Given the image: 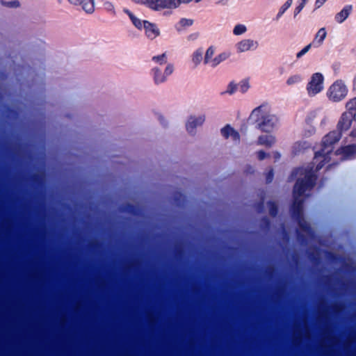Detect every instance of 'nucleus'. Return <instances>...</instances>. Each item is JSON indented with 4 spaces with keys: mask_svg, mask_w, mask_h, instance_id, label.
I'll use <instances>...</instances> for the list:
<instances>
[{
    "mask_svg": "<svg viewBox=\"0 0 356 356\" xmlns=\"http://www.w3.org/2000/svg\"><path fill=\"white\" fill-rule=\"evenodd\" d=\"M310 147V144L305 140H301L296 142L293 147V151L295 154H299L302 150L307 149Z\"/></svg>",
    "mask_w": 356,
    "mask_h": 356,
    "instance_id": "obj_18",
    "label": "nucleus"
},
{
    "mask_svg": "<svg viewBox=\"0 0 356 356\" xmlns=\"http://www.w3.org/2000/svg\"><path fill=\"white\" fill-rule=\"evenodd\" d=\"M135 210H136V208L133 205L128 204L124 207V211H125L128 213H130L136 214V212Z\"/></svg>",
    "mask_w": 356,
    "mask_h": 356,
    "instance_id": "obj_33",
    "label": "nucleus"
},
{
    "mask_svg": "<svg viewBox=\"0 0 356 356\" xmlns=\"http://www.w3.org/2000/svg\"><path fill=\"white\" fill-rule=\"evenodd\" d=\"M259 47L257 41L252 39H243L235 44L237 53H243L248 51H254Z\"/></svg>",
    "mask_w": 356,
    "mask_h": 356,
    "instance_id": "obj_9",
    "label": "nucleus"
},
{
    "mask_svg": "<svg viewBox=\"0 0 356 356\" xmlns=\"http://www.w3.org/2000/svg\"><path fill=\"white\" fill-rule=\"evenodd\" d=\"M280 156H281V155L279 152H276L274 153V158L275 160L280 159Z\"/></svg>",
    "mask_w": 356,
    "mask_h": 356,
    "instance_id": "obj_44",
    "label": "nucleus"
},
{
    "mask_svg": "<svg viewBox=\"0 0 356 356\" xmlns=\"http://www.w3.org/2000/svg\"><path fill=\"white\" fill-rule=\"evenodd\" d=\"M238 90V85L234 81H231L227 87V90L224 93L228 94L229 95H234Z\"/></svg>",
    "mask_w": 356,
    "mask_h": 356,
    "instance_id": "obj_27",
    "label": "nucleus"
},
{
    "mask_svg": "<svg viewBox=\"0 0 356 356\" xmlns=\"http://www.w3.org/2000/svg\"><path fill=\"white\" fill-rule=\"evenodd\" d=\"M193 21L192 19L182 18L180 19V21L179 22V25H180L182 27L191 26L193 24Z\"/></svg>",
    "mask_w": 356,
    "mask_h": 356,
    "instance_id": "obj_30",
    "label": "nucleus"
},
{
    "mask_svg": "<svg viewBox=\"0 0 356 356\" xmlns=\"http://www.w3.org/2000/svg\"><path fill=\"white\" fill-rule=\"evenodd\" d=\"M90 343H92V337H90Z\"/></svg>",
    "mask_w": 356,
    "mask_h": 356,
    "instance_id": "obj_57",
    "label": "nucleus"
},
{
    "mask_svg": "<svg viewBox=\"0 0 356 356\" xmlns=\"http://www.w3.org/2000/svg\"><path fill=\"white\" fill-rule=\"evenodd\" d=\"M292 0H287L280 8L276 15V20H278L292 4Z\"/></svg>",
    "mask_w": 356,
    "mask_h": 356,
    "instance_id": "obj_22",
    "label": "nucleus"
},
{
    "mask_svg": "<svg viewBox=\"0 0 356 356\" xmlns=\"http://www.w3.org/2000/svg\"><path fill=\"white\" fill-rule=\"evenodd\" d=\"M220 134L225 139L231 137L232 140L236 143H238L240 141L239 133L229 124H227L222 127L220 129Z\"/></svg>",
    "mask_w": 356,
    "mask_h": 356,
    "instance_id": "obj_10",
    "label": "nucleus"
},
{
    "mask_svg": "<svg viewBox=\"0 0 356 356\" xmlns=\"http://www.w3.org/2000/svg\"><path fill=\"white\" fill-rule=\"evenodd\" d=\"M90 267H93L92 265V261L90 260Z\"/></svg>",
    "mask_w": 356,
    "mask_h": 356,
    "instance_id": "obj_54",
    "label": "nucleus"
},
{
    "mask_svg": "<svg viewBox=\"0 0 356 356\" xmlns=\"http://www.w3.org/2000/svg\"><path fill=\"white\" fill-rule=\"evenodd\" d=\"M174 67L172 64H168L163 72L158 67L151 70V75L156 85H159L167 81L168 77L172 74Z\"/></svg>",
    "mask_w": 356,
    "mask_h": 356,
    "instance_id": "obj_6",
    "label": "nucleus"
},
{
    "mask_svg": "<svg viewBox=\"0 0 356 356\" xmlns=\"http://www.w3.org/2000/svg\"><path fill=\"white\" fill-rule=\"evenodd\" d=\"M305 6V5H304L301 3H299V5L295 8L294 17H296L301 12V10L303 9Z\"/></svg>",
    "mask_w": 356,
    "mask_h": 356,
    "instance_id": "obj_36",
    "label": "nucleus"
},
{
    "mask_svg": "<svg viewBox=\"0 0 356 356\" xmlns=\"http://www.w3.org/2000/svg\"><path fill=\"white\" fill-rule=\"evenodd\" d=\"M203 58V49L202 48H199L196 49L192 54L191 59L194 65L197 66Z\"/></svg>",
    "mask_w": 356,
    "mask_h": 356,
    "instance_id": "obj_19",
    "label": "nucleus"
},
{
    "mask_svg": "<svg viewBox=\"0 0 356 356\" xmlns=\"http://www.w3.org/2000/svg\"><path fill=\"white\" fill-rule=\"evenodd\" d=\"M352 10L353 6L351 5L345 6L340 12L335 15V21L339 24L343 23L348 17Z\"/></svg>",
    "mask_w": 356,
    "mask_h": 356,
    "instance_id": "obj_13",
    "label": "nucleus"
},
{
    "mask_svg": "<svg viewBox=\"0 0 356 356\" xmlns=\"http://www.w3.org/2000/svg\"><path fill=\"white\" fill-rule=\"evenodd\" d=\"M330 309L337 313V312H339V311L341 310L342 309V306L340 305V304H334V305H332L330 307Z\"/></svg>",
    "mask_w": 356,
    "mask_h": 356,
    "instance_id": "obj_35",
    "label": "nucleus"
},
{
    "mask_svg": "<svg viewBox=\"0 0 356 356\" xmlns=\"http://www.w3.org/2000/svg\"><path fill=\"white\" fill-rule=\"evenodd\" d=\"M149 8L154 10L163 8H175L178 7L177 0H147L145 3Z\"/></svg>",
    "mask_w": 356,
    "mask_h": 356,
    "instance_id": "obj_7",
    "label": "nucleus"
},
{
    "mask_svg": "<svg viewBox=\"0 0 356 356\" xmlns=\"http://www.w3.org/2000/svg\"><path fill=\"white\" fill-rule=\"evenodd\" d=\"M312 46V44L311 43L305 46L302 50H300L299 52L296 54V58L300 59V58H302L305 54H306L309 51Z\"/></svg>",
    "mask_w": 356,
    "mask_h": 356,
    "instance_id": "obj_29",
    "label": "nucleus"
},
{
    "mask_svg": "<svg viewBox=\"0 0 356 356\" xmlns=\"http://www.w3.org/2000/svg\"><path fill=\"white\" fill-rule=\"evenodd\" d=\"M143 28L145 31L147 37L150 40L156 38L160 33L159 29L155 24L150 23L146 20L143 21Z\"/></svg>",
    "mask_w": 356,
    "mask_h": 356,
    "instance_id": "obj_12",
    "label": "nucleus"
},
{
    "mask_svg": "<svg viewBox=\"0 0 356 356\" xmlns=\"http://www.w3.org/2000/svg\"><path fill=\"white\" fill-rule=\"evenodd\" d=\"M346 108L348 111L341 115L337 124V130L330 131L325 136L321 149L315 152L313 162L316 163L317 170H320L330 161L334 145L341 137V132L350 127L353 120L356 121V97L346 104Z\"/></svg>",
    "mask_w": 356,
    "mask_h": 356,
    "instance_id": "obj_1",
    "label": "nucleus"
},
{
    "mask_svg": "<svg viewBox=\"0 0 356 356\" xmlns=\"http://www.w3.org/2000/svg\"><path fill=\"white\" fill-rule=\"evenodd\" d=\"M314 131H315L314 128L310 127L309 129L308 130V132H309L308 136L313 134L314 133Z\"/></svg>",
    "mask_w": 356,
    "mask_h": 356,
    "instance_id": "obj_45",
    "label": "nucleus"
},
{
    "mask_svg": "<svg viewBox=\"0 0 356 356\" xmlns=\"http://www.w3.org/2000/svg\"><path fill=\"white\" fill-rule=\"evenodd\" d=\"M299 1H300V3L305 5L308 0H299Z\"/></svg>",
    "mask_w": 356,
    "mask_h": 356,
    "instance_id": "obj_46",
    "label": "nucleus"
},
{
    "mask_svg": "<svg viewBox=\"0 0 356 356\" xmlns=\"http://www.w3.org/2000/svg\"><path fill=\"white\" fill-rule=\"evenodd\" d=\"M356 154V145H350L339 148L334 153L336 155L341 156L342 160L351 159Z\"/></svg>",
    "mask_w": 356,
    "mask_h": 356,
    "instance_id": "obj_11",
    "label": "nucleus"
},
{
    "mask_svg": "<svg viewBox=\"0 0 356 356\" xmlns=\"http://www.w3.org/2000/svg\"><path fill=\"white\" fill-rule=\"evenodd\" d=\"M263 205H264V200H262L261 201V202L259 203V207H263Z\"/></svg>",
    "mask_w": 356,
    "mask_h": 356,
    "instance_id": "obj_50",
    "label": "nucleus"
},
{
    "mask_svg": "<svg viewBox=\"0 0 356 356\" xmlns=\"http://www.w3.org/2000/svg\"><path fill=\"white\" fill-rule=\"evenodd\" d=\"M231 56V54L229 52H222L218 54L217 56H216L213 59L211 60V66L213 67H216L218 65H219L222 61L226 60L227 58H229Z\"/></svg>",
    "mask_w": 356,
    "mask_h": 356,
    "instance_id": "obj_17",
    "label": "nucleus"
},
{
    "mask_svg": "<svg viewBox=\"0 0 356 356\" xmlns=\"http://www.w3.org/2000/svg\"><path fill=\"white\" fill-rule=\"evenodd\" d=\"M273 177H274L273 170L270 169L268 171V172L266 174V183H268V184L270 183L273 179Z\"/></svg>",
    "mask_w": 356,
    "mask_h": 356,
    "instance_id": "obj_34",
    "label": "nucleus"
},
{
    "mask_svg": "<svg viewBox=\"0 0 356 356\" xmlns=\"http://www.w3.org/2000/svg\"><path fill=\"white\" fill-rule=\"evenodd\" d=\"M176 29H177V30L178 31H181L180 28H179L178 26H176Z\"/></svg>",
    "mask_w": 356,
    "mask_h": 356,
    "instance_id": "obj_51",
    "label": "nucleus"
},
{
    "mask_svg": "<svg viewBox=\"0 0 356 356\" xmlns=\"http://www.w3.org/2000/svg\"><path fill=\"white\" fill-rule=\"evenodd\" d=\"M249 120L262 132L271 133L279 127L278 117L272 113L270 106L265 103L254 108Z\"/></svg>",
    "mask_w": 356,
    "mask_h": 356,
    "instance_id": "obj_3",
    "label": "nucleus"
},
{
    "mask_svg": "<svg viewBox=\"0 0 356 356\" xmlns=\"http://www.w3.org/2000/svg\"><path fill=\"white\" fill-rule=\"evenodd\" d=\"M92 241L90 240V248H92Z\"/></svg>",
    "mask_w": 356,
    "mask_h": 356,
    "instance_id": "obj_53",
    "label": "nucleus"
},
{
    "mask_svg": "<svg viewBox=\"0 0 356 356\" xmlns=\"http://www.w3.org/2000/svg\"><path fill=\"white\" fill-rule=\"evenodd\" d=\"M122 11H123V13H124L125 14H127L128 15L131 22H132V24H134V26L136 28H137L138 29H140V30L143 29V21H142L141 19H140L137 17H136L134 15V13L127 8H124L122 9Z\"/></svg>",
    "mask_w": 356,
    "mask_h": 356,
    "instance_id": "obj_15",
    "label": "nucleus"
},
{
    "mask_svg": "<svg viewBox=\"0 0 356 356\" xmlns=\"http://www.w3.org/2000/svg\"><path fill=\"white\" fill-rule=\"evenodd\" d=\"M303 80V77L300 74H295L291 75L287 80L286 81V83L287 86H293L296 84H298L301 83Z\"/></svg>",
    "mask_w": 356,
    "mask_h": 356,
    "instance_id": "obj_21",
    "label": "nucleus"
},
{
    "mask_svg": "<svg viewBox=\"0 0 356 356\" xmlns=\"http://www.w3.org/2000/svg\"><path fill=\"white\" fill-rule=\"evenodd\" d=\"M327 33L325 28L320 29L318 32L316 33L314 40H313V42L312 43V45L314 47H319L321 46L325 38H326Z\"/></svg>",
    "mask_w": 356,
    "mask_h": 356,
    "instance_id": "obj_16",
    "label": "nucleus"
},
{
    "mask_svg": "<svg viewBox=\"0 0 356 356\" xmlns=\"http://www.w3.org/2000/svg\"><path fill=\"white\" fill-rule=\"evenodd\" d=\"M90 306L92 305V303H91V302L90 303Z\"/></svg>",
    "mask_w": 356,
    "mask_h": 356,
    "instance_id": "obj_59",
    "label": "nucleus"
},
{
    "mask_svg": "<svg viewBox=\"0 0 356 356\" xmlns=\"http://www.w3.org/2000/svg\"><path fill=\"white\" fill-rule=\"evenodd\" d=\"M247 31V27L245 25L242 24H236L233 29V34L234 35H241L244 34Z\"/></svg>",
    "mask_w": 356,
    "mask_h": 356,
    "instance_id": "obj_24",
    "label": "nucleus"
},
{
    "mask_svg": "<svg viewBox=\"0 0 356 356\" xmlns=\"http://www.w3.org/2000/svg\"><path fill=\"white\" fill-rule=\"evenodd\" d=\"M297 222L299 227L305 232L308 234L312 233V228L309 224L305 220L304 216L300 217L299 219H294Z\"/></svg>",
    "mask_w": 356,
    "mask_h": 356,
    "instance_id": "obj_20",
    "label": "nucleus"
},
{
    "mask_svg": "<svg viewBox=\"0 0 356 356\" xmlns=\"http://www.w3.org/2000/svg\"><path fill=\"white\" fill-rule=\"evenodd\" d=\"M90 343H92V337H90Z\"/></svg>",
    "mask_w": 356,
    "mask_h": 356,
    "instance_id": "obj_58",
    "label": "nucleus"
},
{
    "mask_svg": "<svg viewBox=\"0 0 356 356\" xmlns=\"http://www.w3.org/2000/svg\"><path fill=\"white\" fill-rule=\"evenodd\" d=\"M178 1V6L180 5L181 3H187L191 1L192 0H177Z\"/></svg>",
    "mask_w": 356,
    "mask_h": 356,
    "instance_id": "obj_43",
    "label": "nucleus"
},
{
    "mask_svg": "<svg viewBox=\"0 0 356 356\" xmlns=\"http://www.w3.org/2000/svg\"><path fill=\"white\" fill-rule=\"evenodd\" d=\"M318 171L316 163L312 162L307 168H298L291 172L289 180L292 181L297 178L293 190V202L290 209L291 216L293 220L303 216L304 201L301 197L306 191H310L314 187Z\"/></svg>",
    "mask_w": 356,
    "mask_h": 356,
    "instance_id": "obj_2",
    "label": "nucleus"
},
{
    "mask_svg": "<svg viewBox=\"0 0 356 356\" xmlns=\"http://www.w3.org/2000/svg\"><path fill=\"white\" fill-rule=\"evenodd\" d=\"M201 1H202V0H195V2H196V3H198V2Z\"/></svg>",
    "mask_w": 356,
    "mask_h": 356,
    "instance_id": "obj_55",
    "label": "nucleus"
},
{
    "mask_svg": "<svg viewBox=\"0 0 356 356\" xmlns=\"http://www.w3.org/2000/svg\"><path fill=\"white\" fill-rule=\"evenodd\" d=\"M152 60L156 63L163 65L167 63V54L166 53H163L159 56H154L152 57Z\"/></svg>",
    "mask_w": 356,
    "mask_h": 356,
    "instance_id": "obj_26",
    "label": "nucleus"
},
{
    "mask_svg": "<svg viewBox=\"0 0 356 356\" xmlns=\"http://www.w3.org/2000/svg\"><path fill=\"white\" fill-rule=\"evenodd\" d=\"M311 117H313V118H314V117H315V112H314V113H310L309 118H310Z\"/></svg>",
    "mask_w": 356,
    "mask_h": 356,
    "instance_id": "obj_47",
    "label": "nucleus"
},
{
    "mask_svg": "<svg viewBox=\"0 0 356 356\" xmlns=\"http://www.w3.org/2000/svg\"><path fill=\"white\" fill-rule=\"evenodd\" d=\"M146 317L149 325H152L154 323V318L152 315L147 314Z\"/></svg>",
    "mask_w": 356,
    "mask_h": 356,
    "instance_id": "obj_39",
    "label": "nucleus"
},
{
    "mask_svg": "<svg viewBox=\"0 0 356 356\" xmlns=\"http://www.w3.org/2000/svg\"><path fill=\"white\" fill-rule=\"evenodd\" d=\"M267 206L268 208V211H269L270 216H271L272 217H275L277 216V211H278L277 206L275 204V202L269 201L267 203Z\"/></svg>",
    "mask_w": 356,
    "mask_h": 356,
    "instance_id": "obj_25",
    "label": "nucleus"
},
{
    "mask_svg": "<svg viewBox=\"0 0 356 356\" xmlns=\"http://www.w3.org/2000/svg\"><path fill=\"white\" fill-rule=\"evenodd\" d=\"M105 9L108 11H111L115 14V10L113 5L110 2H106L104 3Z\"/></svg>",
    "mask_w": 356,
    "mask_h": 356,
    "instance_id": "obj_37",
    "label": "nucleus"
},
{
    "mask_svg": "<svg viewBox=\"0 0 356 356\" xmlns=\"http://www.w3.org/2000/svg\"><path fill=\"white\" fill-rule=\"evenodd\" d=\"M262 222L265 225V226L268 228L270 226V220L267 217H264L261 220Z\"/></svg>",
    "mask_w": 356,
    "mask_h": 356,
    "instance_id": "obj_41",
    "label": "nucleus"
},
{
    "mask_svg": "<svg viewBox=\"0 0 356 356\" xmlns=\"http://www.w3.org/2000/svg\"><path fill=\"white\" fill-rule=\"evenodd\" d=\"M348 93V88L342 81H337L332 83L327 92L330 100L338 102L343 99Z\"/></svg>",
    "mask_w": 356,
    "mask_h": 356,
    "instance_id": "obj_4",
    "label": "nucleus"
},
{
    "mask_svg": "<svg viewBox=\"0 0 356 356\" xmlns=\"http://www.w3.org/2000/svg\"><path fill=\"white\" fill-rule=\"evenodd\" d=\"M267 156L268 154L264 151L260 150L257 152V157L260 161L264 160Z\"/></svg>",
    "mask_w": 356,
    "mask_h": 356,
    "instance_id": "obj_38",
    "label": "nucleus"
},
{
    "mask_svg": "<svg viewBox=\"0 0 356 356\" xmlns=\"http://www.w3.org/2000/svg\"><path fill=\"white\" fill-rule=\"evenodd\" d=\"M72 3L75 5H82L83 9L88 13L87 3H84V0H69Z\"/></svg>",
    "mask_w": 356,
    "mask_h": 356,
    "instance_id": "obj_31",
    "label": "nucleus"
},
{
    "mask_svg": "<svg viewBox=\"0 0 356 356\" xmlns=\"http://www.w3.org/2000/svg\"><path fill=\"white\" fill-rule=\"evenodd\" d=\"M90 352L92 351V349H91V348L90 349Z\"/></svg>",
    "mask_w": 356,
    "mask_h": 356,
    "instance_id": "obj_60",
    "label": "nucleus"
},
{
    "mask_svg": "<svg viewBox=\"0 0 356 356\" xmlns=\"http://www.w3.org/2000/svg\"><path fill=\"white\" fill-rule=\"evenodd\" d=\"M90 343H92V337H90Z\"/></svg>",
    "mask_w": 356,
    "mask_h": 356,
    "instance_id": "obj_56",
    "label": "nucleus"
},
{
    "mask_svg": "<svg viewBox=\"0 0 356 356\" xmlns=\"http://www.w3.org/2000/svg\"><path fill=\"white\" fill-rule=\"evenodd\" d=\"M215 52V49L213 47H209L205 54L204 62L205 64H207L209 63H211V60H212L211 58L213 56Z\"/></svg>",
    "mask_w": 356,
    "mask_h": 356,
    "instance_id": "obj_28",
    "label": "nucleus"
},
{
    "mask_svg": "<svg viewBox=\"0 0 356 356\" xmlns=\"http://www.w3.org/2000/svg\"><path fill=\"white\" fill-rule=\"evenodd\" d=\"M324 77L321 73L316 72L312 74L307 85V91L310 97L315 96L323 89Z\"/></svg>",
    "mask_w": 356,
    "mask_h": 356,
    "instance_id": "obj_5",
    "label": "nucleus"
},
{
    "mask_svg": "<svg viewBox=\"0 0 356 356\" xmlns=\"http://www.w3.org/2000/svg\"><path fill=\"white\" fill-rule=\"evenodd\" d=\"M275 137L273 135H261L257 140V144L270 147L275 143Z\"/></svg>",
    "mask_w": 356,
    "mask_h": 356,
    "instance_id": "obj_14",
    "label": "nucleus"
},
{
    "mask_svg": "<svg viewBox=\"0 0 356 356\" xmlns=\"http://www.w3.org/2000/svg\"><path fill=\"white\" fill-rule=\"evenodd\" d=\"M327 340L331 343H334L337 342V338L335 337L327 336Z\"/></svg>",
    "mask_w": 356,
    "mask_h": 356,
    "instance_id": "obj_42",
    "label": "nucleus"
},
{
    "mask_svg": "<svg viewBox=\"0 0 356 356\" xmlns=\"http://www.w3.org/2000/svg\"><path fill=\"white\" fill-rule=\"evenodd\" d=\"M351 135L353 136H356V130H353L352 132H351Z\"/></svg>",
    "mask_w": 356,
    "mask_h": 356,
    "instance_id": "obj_48",
    "label": "nucleus"
},
{
    "mask_svg": "<svg viewBox=\"0 0 356 356\" xmlns=\"http://www.w3.org/2000/svg\"><path fill=\"white\" fill-rule=\"evenodd\" d=\"M238 85V90L241 93H245L250 88V83L248 79L241 80Z\"/></svg>",
    "mask_w": 356,
    "mask_h": 356,
    "instance_id": "obj_23",
    "label": "nucleus"
},
{
    "mask_svg": "<svg viewBox=\"0 0 356 356\" xmlns=\"http://www.w3.org/2000/svg\"><path fill=\"white\" fill-rule=\"evenodd\" d=\"M17 6H18V3H17V2L12 3V6H15L16 7Z\"/></svg>",
    "mask_w": 356,
    "mask_h": 356,
    "instance_id": "obj_49",
    "label": "nucleus"
},
{
    "mask_svg": "<svg viewBox=\"0 0 356 356\" xmlns=\"http://www.w3.org/2000/svg\"><path fill=\"white\" fill-rule=\"evenodd\" d=\"M301 333L300 332H296L293 338V343L294 345H297L300 342Z\"/></svg>",
    "mask_w": 356,
    "mask_h": 356,
    "instance_id": "obj_32",
    "label": "nucleus"
},
{
    "mask_svg": "<svg viewBox=\"0 0 356 356\" xmlns=\"http://www.w3.org/2000/svg\"><path fill=\"white\" fill-rule=\"evenodd\" d=\"M90 4H92L93 6V4H94L93 0H90Z\"/></svg>",
    "mask_w": 356,
    "mask_h": 356,
    "instance_id": "obj_52",
    "label": "nucleus"
},
{
    "mask_svg": "<svg viewBox=\"0 0 356 356\" xmlns=\"http://www.w3.org/2000/svg\"><path fill=\"white\" fill-rule=\"evenodd\" d=\"M327 0H316L315 6L316 8L321 7Z\"/></svg>",
    "mask_w": 356,
    "mask_h": 356,
    "instance_id": "obj_40",
    "label": "nucleus"
},
{
    "mask_svg": "<svg viewBox=\"0 0 356 356\" xmlns=\"http://www.w3.org/2000/svg\"><path fill=\"white\" fill-rule=\"evenodd\" d=\"M206 119L204 114H199L197 115H191L186 122V128L187 131L191 134H195V129L197 127L202 126Z\"/></svg>",
    "mask_w": 356,
    "mask_h": 356,
    "instance_id": "obj_8",
    "label": "nucleus"
}]
</instances>
